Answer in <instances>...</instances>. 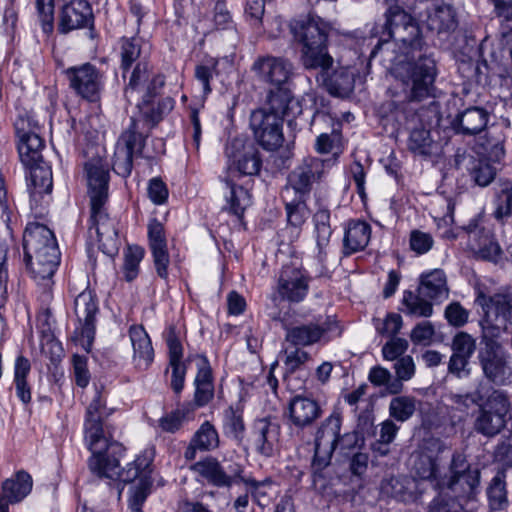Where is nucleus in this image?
<instances>
[{
  "mask_svg": "<svg viewBox=\"0 0 512 512\" xmlns=\"http://www.w3.org/2000/svg\"><path fill=\"white\" fill-rule=\"evenodd\" d=\"M488 119L489 114L485 109L470 107L458 114L452 125L459 134L476 135L486 128Z\"/></svg>",
  "mask_w": 512,
  "mask_h": 512,
  "instance_id": "nucleus-27",
  "label": "nucleus"
},
{
  "mask_svg": "<svg viewBox=\"0 0 512 512\" xmlns=\"http://www.w3.org/2000/svg\"><path fill=\"white\" fill-rule=\"evenodd\" d=\"M392 74L395 82L378 112L385 125L399 129L415 120L419 103L435 97L436 63L433 58L419 54L415 59L396 63Z\"/></svg>",
  "mask_w": 512,
  "mask_h": 512,
  "instance_id": "nucleus-2",
  "label": "nucleus"
},
{
  "mask_svg": "<svg viewBox=\"0 0 512 512\" xmlns=\"http://www.w3.org/2000/svg\"><path fill=\"white\" fill-rule=\"evenodd\" d=\"M148 195L154 204L161 205L168 198L166 184L158 177L152 178L148 185Z\"/></svg>",
  "mask_w": 512,
  "mask_h": 512,
  "instance_id": "nucleus-64",
  "label": "nucleus"
},
{
  "mask_svg": "<svg viewBox=\"0 0 512 512\" xmlns=\"http://www.w3.org/2000/svg\"><path fill=\"white\" fill-rule=\"evenodd\" d=\"M310 277L302 265L291 262L283 265L277 282L276 292L281 300L289 303L302 302L309 291Z\"/></svg>",
  "mask_w": 512,
  "mask_h": 512,
  "instance_id": "nucleus-15",
  "label": "nucleus"
},
{
  "mask_svg": "<svg viewBox=\"0 0 512 512\" xmlns=\"http://www.w3.org/2000/svg\"><path fill=\"white\" fill-rule=\"evenodd\" d=\"M325 172V162L316 157L304 159L287 177V183L281 191V197L308 200L314 183L321 180Z\"/></svg>",
  "mask_w": 512,
  "mask_h": 512,
  "instance_id": "nucleus-11",
  "label": "nucleus"
},
{
  "mask_svg": "<svg viewBox=\"0 0 512 512\" xmlns=\"http://www.w3.org/2000/svg\"><path fill=\"white\" fill-rule=\"evenodd\" d=\"M470 174L477 185L486 187L495 179L496 170L489 162L479 160L472 166Z\"/></svg>",
  "mask_w": 512,
  "mask_h": 512,
  "instance_id": "nucleus-52",
  "label": "nucleus"
},
{
  "mask_svg": "<svg viewBox=\"0 0 512 512\" xmlns=\"http://www.w3.org/2000/svg\"><path fill=\"white\" fill-rule=\"evenodd\" d=\"M364 445V437L359 431H351L339 436L337 448L343 455L348 456L356 449Z\"/></svg>",
  "mask_w": 512,
  "mask_h": 512,
  "instance_id": "nucleus-56",
  "label": "nucleus"
},
{
  "mask_svg": "<svg viewBox=\"0 0 512 512\" xmlns=\"http://www.w3.org/2000/svg\"><path fill=\"white\" fill-rule=\"evenodd\" d=\"M250 128L257 143L267 151H275L284 142L283 119L267 114L266 109H257L251 113Z\"/></svg>",
  "mask_w": 512,
  "mask_h": 512,
  "instance_id": "nucleus-16",
  "label": "nucleus"
},
{
  "mask_svg": "<svg viewBox=\"0 0 512 512\" xmlns=\"http://www.w3.org/2000/svg\"><path fill=\"white\" fill-rule=\"evenodd\" d=\"M291 32L300 47V59L305 69L332 68L333 58L328 52L329 26L320 17L309 15L291 24Z\"/></svg>",
  "mask_w": 512,
  "mask_h": 512,
  "instance_id": "nucleus-6",
  "label": "nucleus"
},
{
  "mask_svg": "<svg viewBox=\"0 0 512 512\" xmlns=\"http://www.w3.org/2000/svg\"><path fill=\"white\" fill-rule=\"evenodd\" d=\"M18 137V153L25 167L35 166L43 161L42 150L44 140L36 132V126L31 125L29 117H19L15 122Z\"/></svg>",
  "mask_w": 512,
  "mask_h": 512,
  "instance_id": "nucleus-18",
  "label": "nucleus"
},
{
  "mask_svg": "<svg viewBox=\"0 0 512 512\" xmlns=\"http://www.w3.org/2000/svg\"><path fill=\"white\" fill-rule=\"evenodd\" d=\"M469 315V311L457 301L448 304L444 310L445 319L454 328H461L466 325Z\"/></svg>",
  "mask_w": 512,
  "mask_h": 512,
  "instance_id": "nucleus-53",
  "label": "nucleus"
},
{
  "mask_svg": "<svg viewBox=\"0 0 512 512\" xmlns=\"http://www.w3.org/2000/svg\"><path fill=\"white\" fill-rule=\"evenodd\" d=\"M489 508L492 511H502L509 505L506 487V474L500 470L491 479L487 490Z\"/></svg>",
  "mask_w": 512,
  "mask_h": 512,
  "instance_id": "nucleus-39",
  "label": "nucleus"
},
{
  "mask_svg": "<svg viewBox=\"0 0 512 512\" xmlns=\"http://www.w3.org/2000/svg\"><path fill=\"white\" fill-rule=\"evenodd\" d=\"M427 297L422 296L412 291H405L402 303L406 307V313L418 317H430L433 314V306L427 300Z\"/></svg>",
  "mask_w": 512,
  "mask_h": 512,
  "instance_id": "nucleus-47",
  "label": "nucleus"
},
{
  "mask_svg": "<svg viewBox=\"0 0 512 512\" xmlns=\"http://www.w3.org/2000/svg\"><path fill=\"white\" fill-rule=\"evenodd\" d=\"M441 121V112L440 105L435 100L431 101L427 107L421 106L419 104V109L417 110V116L413 122H410L405 127H408L412 124H420L427 128H432L434 126H439Z\"/></svg>",
  "mask_w": 512,
  "mask_h": 512,
  "instance_id": "nucleus-50",
  "label": "nucleus"
},
{
  "mask_svg": "<svg viewBox=\"0 0 512 512\" xmlns=\"http://www.w3.org/2000/svg\"><path fill=\"white\" fill-rule=\"evenodd\" d=\"M32 485V477L25 471H19L14 478L3 482L2 493L11 504H15L22 501L31 492Z\"/></svg>",
  "mask_w": 512,
  "mask_h": 512,
  "instance_id": "nucleus-37",
  "label": "nucleus"
},
{
  "mask_svg": "<svg viewBox=\"0 0 512 512\" xmlns=\"http://www.w3.org/2000/svg\"><path fill=\"white\" fill-rule=\"evenodd\" d=\"M331 68L320 70V78L322 84L328 91L336 96H345L354 88V72L348 67H340L329 74Z\"/></svg>",
  "mask_w": 512,
  "mask_h": 512,
  "instance_id": "nucleus-28",
  "label": "nucleus"
},
{
  "mask_svg": "<svg viewBox=\"0 0 512 512\" xmlns=\"http://www.w3.org/2000/svg\"><path fill=\"white\" fill-rule=\"evenodd\" d=\"M321 415L322 409L313 398L296 395L289 401V420L298 429L310 427Z\"/></svg>",
  "mask_w": 512,
  "mask_h": 512,
  "instance_id": "nucleus-25",
  "label": "nucleus"
},
{
  "mask_svg": "<svg viewBox=\"0 0 512 512\" xmlns=\"http://www.w3.org/2000/svg\"><path fill=\"white\" fill-rule=\"evenodd\" d=\"M144 146V138L137 131L136 121L132 118L131 125L119 138L114 152L112 168L122 177H128L133 168L134 153H141Z\"/></svg>",
  "mask_w": 512,
  "mask_h": 512,
  "instance_id": "nucleus-17",
  "label": "nucleus"
},
{
  "mask_svg": "<svg viewBox=\"0 0 512 512\" xmlns=\"http://www.w3.org/2000/svg\"><path fill=\"white\" fill-rule=\"evenodd\" d=\"M412 470L422 480H427L439 492L437 482L443 481L439 460L428 453H419L415 456Z\"/></svg>",
  "mask_w": 512,
  "mask_h": 512,
  "instance_id": "nucleus-35",
  "label": "nucleus"
},
{
  "mask_svg": "<svg viewBox=\"0 0 512 512\" xmlns=\"http://www.w3.org/2000/svg\"><path fill=\"white\" fill-rule=\"evenodd\" d=\"M141 39L137 37H122L119 40L120 68L123 76L129 71L132 64L141 57Z\"/></svg>",
  "mask_w": 512,
  "mask_h": 512,
  "instance_id": "nucleus-42",
  "label": "nucleus"
},
{
  "mask_svg": "<svg viewBox=\"0 0 512 512\" xmlns=\"http://www.w3.org/2000/svg\"><path fill=\"white\" fill-rule=\"evenodd\" d=\"M36 7L42 29L45 33L53 31L54 0H36Z\"/></svg>",
  "mask_w": 512,
  "mask_h": 512,
  "instance_id": "nucleus-57",
  "label": "nucleus"
},
{
  "mask_svg": "<svg viewBox=\"0 0 512 512\" xmlns=\"http://www.w3.org/2000/svg\"><path fill=\"white\" fill-rule=\"evenodd\" d=\"M225 154L235 166V171L242 176H255L261 170L262 159L258 148L252 143H244L241 138L230 140Z\"/></svg>",
  "mask_w": 512,
  "mask_h": 512,
  "instance_id": "nucleus-19",
  "label": "nucleus"
},
{
  "mask_svg": "<svg viewBox=\"0 0 512 512\" xmlns=\"http://www.w3.org/2000/svg\"><path fill=\"white\" fill-rule=\"evenodd\" d=\"M427 512H467L462 505L452 497H446L438 493L429 505Z\"/></svg>",
  "mask_w": 512,
  "mask_h": 512,
  "instance_id": "nucleus-59",
  "label": "nucleus"
},
{
  "mask_svg": "<svg viewBox=\"0 0 512 512\" xmlns=\"http://www.w3.org/2000/svg\"><path fill=\"white\" fill-rule=\"evenodd\" d=\"M85 171L90 198L89 237L92 239L95 234L99 250L113 257L118 253L120 241L116 220L105 207L109 197V170L100 158H93L85 164Z\"/></svg>",
  "mask_w": 512,
  "mask_h": 512,
  "instance_id": "nucleus-4",
  "label": "nucleus"
},
{
  "mask_svg": "<svg viewBox=\"0 0 512 512\" xmlns=\"http://www.w3.org/2000/svg\"><path fill=\"white\" fill-rule=\"evenodd\" d=\"M292 99L293 95L288 85L270 87L266 95L265 107L262 109H266L267 114H273V116L283 119Z\"/></svg>",
  "mask_w": 512,
  "mask_h": 512,
  "instance_id": "nucleus-38",
  "label": "nucleus"
},
{
  "mask_svg": "<svg viewBox=\"0 0 512 512\" xmlns=\"http://www.w3.org/2000/svg\"><path fill=\"white\" fill-rule=\"evenodd\" d=\"M150 77V69L146 61L140 60L135 65L129 82L125 88V93L128 94L130 91L138 89L142 84L146 83Z\"/></svg>",
  "mask_w": 512,
  "mask_h": 512,
  "instance_id": "nucleus-55",
  "label": "nucleus"
},
{
  "mask_svg": "<svg viewBox=\"0 0 512 512\" xmlns=\"http://www.w3.org/2000/svg\"><path fill=\"white\" fill-rule=\"evenodd\" d=\"M29 181L27 183L31 198L37 195L49 194L52 191V171L43 161L35 166H28Z\"/></svg>",
  "mask_w": 512,
  "mask_h": 512,
  "instance_id": "nucleus-36",
  "label": "nucleus"
},
{
  "mask_svg": "<svg viewBox=\"0 0 512 512\" xmlns=\"http://www.w3.org/2000/svg\"><path fill=\"white\" fill-rule=\"evenodd\" d=\"M148 239L156 273L160 278L167 279L170 257L164 226L157 219L150 220L148 224Z\"/></svg>",
  "mask_w": 512,
  "mask_h": 512,
  "instance_id": "nucleus-23",
  "label": "nucleus"
},
{
  "mask_svg": "<svg viewBox=\"0 0 512 512\" xmlns=\"http://www.w3.org/2000/svg\"><path fill=\"white\" fill-rule=\"evenodd\" d=\"M451 349L453 353L470 359L476 350V340L467 332L460 331L453 337Z\"/></svg>",
  "mask_w": 512,
  "mask_h": 512,
  "instance_id": "nucleus-51",
  "label": "nucleus"
},
{
  "mask_svg": "<svg viewBox=\"0 0 512 512\" xmlns=\"http://www.w3.org/2000/svg\"><path fill=\"white\" fill-rule=\"evenodd\" d=\"M221 63L220 59L210 58L206 60L205 63L197 65L195 67V78L202 85L203 94L206 96L211 93L212 88L210 86V81L213 77V74H219V65Z\"/></svg>",
  "mask_w": 512,
  "mask_h": 512,
  "instance_id": "nucleus-49",
  "label": "nucleus"
},
{
  "mask_svg": "<svg viewBox=\"0 0 512 512\" xmlns=\"http://www.w3.org/2000/svg\"><path fill=\"white\" fill-rule=\"evenodd\" d=\"M423 21L428 30L437 34L453 32L458 25L456 12L449 4L433 5L427 8Z\"/></svg>",
  "mask_w": 512,
  "mask_h": 512,
  "instance_id": "nucleus-26",
  "label": "nucleus"
},
{
  "mask_svg": "<svg viewBox=\"0 0 512 512\" xmlns=\"http://www.w3.org/2000/svg\"><path fill=\"white\" fill-rule=\"evenodd\" d=\"M200 451L209 452L220 445L218 431L210 421L203 422L191 438Z\"/></svg>",
  "mask_w": 512,
  "mask_h": 512,
  "instance_id": "nucleus-43",
  "label": "nucleus"
},
{
  "mask_svg": "<svg viewBox=\"0 0 512 512\" xmlns=\"http://www.w3.org/2000/svg\"><path fill=\"white\" fill-rule=\"evenodd\" d=\"M24 259L34 280L44 287L43 297L51 298L52 277L60 263L54 233L40 223H29L23 235Z\"/></svg>",
  "mask_w": 512,
  "mask_h": 512,
  "instance_id": "nucleus-5",
  "label": "nucleus"
},
{
  "mask_svg": "<svg viewBox=\"0 0 512 512\" xmlns=\"http://www.w3.org/2000/svg\"><path fill=\"white\" fill-rule=\"evenodd\" d=\"M286 210L287 222L294 228L299 229L306 221L309 211L306 199L281 197Z\"/></svg>",
  "mask_w": 512,
  "mask_h": 512,
  "instance_id": "nucleus-46",
  "label": "nucleus"
},
{
  "mask_svg": "<svg viewBox=\"0 0 512 512\" xmlns=\"http://www.w3.org/2000/svg\"><path fill=\"white\" fill-rule=\"evenodd\" d=\"M371 237V226L361 220H350L343 238V254L348 256L362 251L368 245Z\"/></svg>",
  "mask_w": 512,
  "mask_h": 512,
  "instance_id": "nucleus-29",
  "label": "nucleus"
},
{
  "mask_svg": "<svg viewBox=\"0 0 512 512\" xmlns=\"http://www.w3.org/2000/svg\"><path fill=\"white\" fill-rule=\"evenodd\" d=\"M342 418L339 412H333L319 426L315 435V451L311 463L313 483L324 478L323 471L330 465L332 455L337 449Z\"/></svg>",
  "mask_w": 512,
  "mask_h": 512,
  "instance_id": "nucleus-9",
  "label": "nucleus"
},
{
  "mask_svg": "<svg viewBox=\"0 0 512 512\" xmlns=\"http://www.w3.org/2000/svg\"><path fill=\"white\" fill-rule=\"evenodd\" d=\"M509 406L507 396L501 391L493 390L479 407L475 430L487 437L499 434L506 425Z\"/></svg>",
  "mask_w": 512,
  "mask_h": 512,
  "instance_id": "nucleus-12",
  "label": "nucleus"
},
{
  "mask_svg": "<svg viewBox=\"0 0 512 512\" xmlns=\"http://www.w3.org/2000/svg\"><path fill=\"white\" fill-rule=\"evenodd\" d=\"M413 486L414 480L407 477L393 476L382 481L381 491L397 501L406 502L413 498Z\"/></svg>",
  "mask_w": 512,
  "mask_h": 512,
  "instance_id": "nucleus-40",
  "label": "nucleus"
},
{
  "mask_svg": "<svg viewBox=\"0 0 512 512\" xmlns=\"http://www.w3.org/2000/svg\"><path fill=\"white\" fill-rule=\"evenodd\" d=\"M69 86L83 99L96 102L100 99L104 87V75L93 64L84 63L65 70Z\"/></svg>",
  "mask_w": 512,
  "mask_h": 512,
  "instance_id": "nucleus-14",
  "label": "nucleus"
},
{
  "mask_svg": "<svg viewBox=\"0 0 512 512\" xmlns=\"http://www.w3.org/2000/svg\"><path fill=\"white\" fill-rule=\"evenodd\" d=\"M232 173L234 171L230 167L228 176L223 179L224 185L228 190V193L225 195L227 202L225 209L238 218H242L245 209L251 204V195L247 189L233 182L231 179Z\"/></svg>",
  "mask_w": 512,
  "mask_h": 512,
  "instance_id": "nucleus-32",
  "label": "nucleus"
},
{
  "mask_svg": "<svg viewBox=\"0 0 512 512\" xmlns=\"http://www.w3.org/2000/svg\"><path fill=\"white\" fill-rule=\"evenodd\" d=\"M382 35L371 51L370 58L376 56L383 46L389 45L390 40L399 45L401 53L408 58L415 59L425 46L419 25L399 6H391L385 14Z\"/></svg>",
  "mask_w": 512,
  "mask_h": 512,
  "instance_id": "nucleus-7",
  "label": "nucleus"
},
{
  "mask_svg": "<svg viewBox=\"0 0 512 512\" xmlns=\"http://www.w3.org/2000/svg\"><path fill=\"white\" fill-rule=\"evenodd\" d=\"M280 433L281 426L275 418L256 419L251 430L255 451L263 457H273L277 451Z\"/></svg>",
  "mask_w": 512,
  "mask_h": 512,
  "instance_id": "nucleus-21",
  "label": "nucleus"
},
{
  "mask_svg": "<svg viewBox=\"0 0 512 512\" xmlns=\"http://www.w3.org/2000/svg\"><path fill=\"white\" fill-rule=\"evenodd\" d=\"M74 311L81 324L80 336L90 346L95 335V315L98 312L96 295L90 289H85L74 300Z\"/></svg>",
  "mask_w": 512,
  "mask_h": 512,
  "instance_id": "nucleus-22",
  "label": "nucleus"
},
{
  "mask_svg": "<svg viewBox=\"0 0 512 512\" xmlns=\"http://www.w3.org/2000/svg\"><path fill=\"white\" fill-rule=\"evenodd\" d=\"M330 217V211L327 208H319L313 215L314 238L320 261H324L327 256V248L332 235Z\"/></svg>",
  "mask_w": 512,
  "mask_h": 512,
  "instance_id": "nucleus-34",
  "label": "nucleus"
},
{
  "mask_svg": "<svg viewBox=\"0 0 512 512\" xmlns=\"http://www.w3.org/2000/svg\"><path fill=\"white\" fill-rule=\"evenodd\" d=\"M418 292L429 300L441 302L448 298L449 289L446 275L441 269H434L421 275Z\"/></svg>",
  "mask_w": 512,
  "mask_h": 512,
  "instance_id": "nucleus-31",
  "label": "nucleus"
},
{
  "mask_svg": "<svg viewBox=\"0 0 512 512\" xmlns=\"http://www.w3.org/2000/svg\"><path fill=\"white\" fill-rule=\"evenodd\" d=\"M252 71L259 81L270 87H276L288 85L292 74V65L280 57L262 56L254 61Z\"/></svg>",
  "mask_w": 512,
  "mask_h": 512,
  "instance_id": "nucleus-20",
  "label": "nucleus"
},
{
  "mask_svg": "<svg viewBox=\"0 0 512 512\" xmlns=\"http://www.w3.org/2000/svg\"><path fill=\"white\" fill-rule=\"evenodd\" d=\"M480 484L479 469H471L462 454H454L449 475L444 474L443 481L437 482L439 493L446 497L472 498Z\"/></svg>",
  "mask_w": 512,
  "mask_h": 512,
  "instance_id": "nucleus-8",
  "label": "nucleus"
},
{
  "mask_svg": "<svg viewBox=\"0 0 512 512\" xmlns=\"http://www.w3.org/2000/svg\"><path fill=\"white\" fill-rule=\"evenodd\" d=\"M105 399L100 390L86 410L85 440L92 455L88 467L92 474L100 479L119 480L132 483L129 491V508L132 512H143L142 505L150 495L153 486L152 471L155 452L153 448L145 449L137 458L120 468V460L125 453L122 444L110 441L104 432L103 414Z\"/></svg>",
  "mask_w": 512,
  "mask_h": 512,
  "instance_id": "nucleus-1",
  "label": "nucleus"
},
{
  "mask_svg": "<svg viewBox=\"0 0 512 512\" xmlns=\"http://www.w3.org/2000/svg\"><path fill=\"white\" fill-rule=\"evenodd\" d=\"M377 332L381 335L396 337L402 327V317L397 313H388L384 320L374 319Z\"/></svg>",
  "mask_w": 512,
  "mask_h": 512,
  "instance_id": "nucleus-54",
  "label": "nucleus"
},
{
  "mask_svg": "<svg viewBox=\"0 0 512 512\" xmlns=\"http://www.w3.org/2000/svg\"><path fill=\"white\" fill-rule=\"evenodd\" d=\"M243 413L233 407H228L223 413V432L237 444H241L245 436Z\"/></svg>",
  "mask_w": 512,
  "mask_h": 512,
  "instance_id": "nucleus-41",
  "label": "nucleus"
},
{
  "mask_svg": "<svg viewBox=\"0 0 512 512\" xmlns=\"http://www.w3.org/2000/svg\"><path fill=\"white\" fill-rule=\"evenodd\" d=\"M190 469L205 480L209 485L217 488H230L240 481H244L243 466L235 461L207 455L191 465Z\"/></svg>",
  "mask_w": 512,
  "mask_h": 512,
  "instance_id": "nucleus-10",
  "label": "nucleus"
},
{
  "mask_svg": "<svg viewBox=\"0 0 512 512\" xmlns=\"http://www.w3.org/2000/svg\"><path fill=\"white\" fill-rule=\"evenodd\" d=\"M393 128L398 131L394 126ZM402 127L399 128V130ZM407 129H411L407 140V148L410 152L419 156H431L437 150V143L432 139L430 129L417 124H412Z\"/></svg>",
  "mask_w": 512,
  "mask_h": 512,
  "instance_id": "nucleus-33",
  "label": "nucleus"
},
{
  "mask_svg": "<svg viewBox=\"0 0 512 512\" xmlns=\"http://www.w3.org/2000/svg\"><path fill=\"white\" fill-rule=\"evenodd\" d=\"M342 333L336 319L327 316L319 318L316 322L293 326L287 329L286 341L295 347L311 346L318 342H328Z\"/></svg>",
  "mask_w": 512,
  "mask_h": 512,
  "instance_id": "nucleus-13",
  "label": "nucleus"
},
{
  "mask_svg": "<svg viewBox=\"0 0 512 512\" xmlns=\"http://www.w3.org/2000/svg\"><path fill=\"white\" fill-rule=\"evenodd\" d=\"M73 370L75 383L77 386L85 388L90 382V373L87 368V358L86 356L81 355H73Z\"/></svg>",
  "mask_w": 512,
  "mask_h": 512,
  "instance_id": "nucleus-61",
  "label": "nucleus"
},
{
  "mask_svg": "<svg viewBox=\"0 0 512 512\" xmlns=\"http://www.w3.org/2000/svg\"><path fill=\"white\" fill-rule=\"evenodd\" d=\"M435 333L430 321L418 323L411 331L410 338L414 344H429Z\"/></svg>",
  "mask_w": 512,
  "mask_h": 512,
  "instance_id": "nucleus-63",
  "label": "nucleus"
},
{
  "mask_svg": "<svg viewBox=\"0 0 512 512\" xmlns=\"http://www.w3.org/2000/svg\"><path fill=\"white\" fill-rule=\"evenodd\" d=\"M92 25L93 12L86 0H72L63 6L58 25L59 32L66 34Z\"/></svg>",
  "mask_w": 512,
  "mask_h": 512,
  "instance_id": "nucleus-24",
  "label": "nucleus"
},
{
  "mask_svg": "<svg viewBox=\"0 0 512 512\" xmlns=\"http://www.w3.org/2000/svg\"><path fill=\"white\" fill-rule=\"evenodd\" d=\"M310 359L311 356L307 351L296 347L295 350L288 352L286 355V359L284 361L286 372H295Z\"/></svg>",
  "mask_w": 512,
  "mask_h": 512,
  "instance_id": "nucleus-62",
  "label": "nucleus"
},
{
  "mask_svg": "<svg viewBox=\"0 0 512 512\" xmlns=\"http://www.w3.org/2000/svg\"><path fill=\"white\" fill-rule=\"evenodd\" d=\"M433 243L434 240L429 233L413 230L410 234V248L419 255L427 253Z\"/></svg>",
  "mask_w": 512,
  "mask_h": 512,
  "instance_id": "nucleus-60",
  "label": "nucleus"
},
{
  "mask_svg": "<svg viewBox=\"0 0 512 512\" xmlns=\"http://www.w3.org/2000/svg\"><path fill=\"white\" fill-rule=\"evenodd\" d=\"M129 336L136 366L140 369H146L154 358V350L149 335L142 326L134 325L129 329Z\"/></svg>",
  "mask_w": 512,
  "mask_h": 512,
  "instance_id": "nucleus-30",
  "label": "nucleus"
},
{
  "mask_svg": "<svg viewBox=\"0 0 512 512\" xmlns=\"http://www.w3.org/2000/svg\"><path fill=\"white\" fill-rule=\"evenodd\" d=\"M512 213V182L509 180H500L499 188L496 192L494 217L502 221Z\"/></svg>",
  "mask_w": 512,
  "mask_h": 512,
  "instance_id": "nucleus-45",
  "label": "nucleus"
},
{
  "mask_svg": "<svg viewBox=\"0 0 512 512\" xmlns=\"http://www.w3.org/2000/svg\"><path fill=\"white\" fill-rule=\"evenodd\" d=\"M416 411V398L408 395H400L391 399L389 403V415L398 422H406Z\"/></svg>",
  "mask_w": 512,
  "mask_h": 512,
  "instance_id": "nucleus-44",
  "label": "nucleus"
},
{
  "mask_svg": "<svg viewBox=\"0 0 512 512\" xmlns=\"http://www.w3.org/2000/svg\"><path fill=\"white\" fill-rule=\"evenodd\" d=\"M408 341L404 338L392 337L382 347V354L386 360H398L408 349Z\"/></svg>",
  "mask_w": 512,
  "mask_h": 512,
  "instance_id": "nucleus-58",
  "label": "nucleus"
},
{
  "mask_svg": "<svg viewBox=\"0 0 512 512\" xmlns=\"http://www.w3.org/2000/svg\"><path fill=\"white\" fill-rule=\"evenodd\" d=\"M144 257V249L140 246H129L124 254L123 272L126 281H133L139 273V264Z\"/></svg>",
  "mask_w": 512,
  "mask_h": 512,
  "instance_id": "nucleus-48",
  "label": "nucleus"
},
{
  "mask_svg": "<svg viewBox=\"0 0 512 512\" xmlns=\"http://www.w3.org/2000/svg\"><path fill=\"white\" fill-rule=\"evenodd\" d=\"M476 302L482 307L481 348L478 360L484 376L496 385L512 383V362L498 338L512 324V289L503 288L492 296L480 293Z\"/></svg>",
  "mask_w": 512,
  "mask_h": 512,
  "instance_id": "nucleus-3",
  "label": "nucleus"
}]
</instances>
